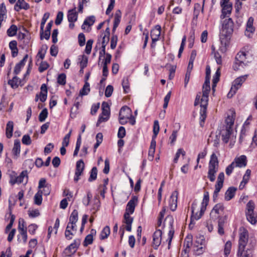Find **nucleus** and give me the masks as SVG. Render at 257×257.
I'll return each instance as SVG.
<instances>
[{"label": "nucleus", "instance_id": "1", "mask_svg": "<svg viewBox=\"0 0 257 257\" xmlns=\"http://www.w3.org/2000/svg\"><path fill=\"white\" fill-rule=\"evenodd\" d=\"M211 74V70L209 66L206 68L205 81L203 85L202 92H198L196 95L194 102V105L196 106L200 104V124L203 126L204 122L206 118V110L208 101V94L210 91V78Z\"/></svg>", "mask_w": 257, "mask_h": 257}, {"label": "nucleus", "instance_id": "2", "mask_svg": "<svg viewBox=\"0 0 257 257\" xmlns=\"http://www.w3.org/2000/svg\"><path fill=\"white\" fill-rule=\"evenodd\" d=\"M239 238L237 255L238 257H252L253 244L248 243V233L244 227L239 229Z\"/></svg>", "mask_w": 257, "mask_h": 257}, {"label": "nucleus", "instance_id": "3", "mask_svg": "<svg viewBox=\"0 0 257 257\" xmlns=\"http://www.w3.org/2000/svg\"><path fill=\"white\" fill-rule=\"evenodd\" d=\"M235 113L234 111L231 110L230 114L225 119V124L220 127V135L222 141L227 143L232 134V126L234 124Z\"/></svg>", "mask_w": 257, "mask_h": 257}, {"label": "nucleus", "instance_id": "4", "mask_svg": "<svg viewBox=\"0 0 257 257\" xmlns=\"http://www.w3.org/2000/svg\"><path fill=\"white\" fill-rule=\"evenodd\" d=\"M251 60V57L249 56L248 54L243 52H240L237 53L235 57V61L233 66L234 70H239L243 68Z\"/></svg>", "mask_w": 257, "mask_h": 257}, {"label": "nucleus", "instance_id": "5", "mask_svg": "<svg viewBox=\"0 0 257 257\" xmlns=\"http://www.w3.org/2000/svg\"><path fill=\"white\" fill-rule=\"evenodd\" d=\"M219 162L216 155L213 153L210 157L208 166V172L207 177L211 182H214L215 180V174L218 171Z\"/></svg>", "mask_w": 257, "mask_h": 257}, {"label": "nucleus", "instance_id": "6", "mask_svg": "<svg viewBox=\"0 0 257 257\" xmlns=\"http://www.w3.org/2000/svg\"><path fill=\"white\" fill-rule=\"evenodd\" d=\"M255 208L254 203L250 200L246 204L245 214L247 220L252 224L257 222V215L254 212Z\"/></svg>", "mask_w": 257, "mask_h": 257}, {"label": "nucleus", "instance_id": "7", "mask_svg": "<svg viewBox=\"0 0 257 257\" xmlns=\"http://www.w3.org/2000/svg\"><path fill=\"white\" fill-rule=\"evenodd\" d=\"M205 206L199 207L197 203L194 202L191 206L192 216L191 217V223L194 220L199 219L203 214L205 210Z\"/></svg>", "mask_w": 257, "mask_h": 257}, {"label": "nucleus", "instance_id": "8", "mask_svg": "<svg viewBox=\"0 0 257 257\" xmlns=\"http://www.w3.org/2000/svg\"><path fill=\"white\" fill-rule=\"evenodd\" d=\"M174 223V219L172 216H167L164 220V227L168 229V248H170L172 239L173 237L174 233V229L173 228Z\"/></svg>", "mask_w": 257, "mask_h": 257}, {"label": "nucleus", "instance_id": "9", "mask_svg": "<svg viewBox=\"0 0 257 257\" xmlns=\"http://www.w3.org/2000/svg\"><path fill=\"white\" fill-rule=\"evenodd\" d=\"M247 75H245L237 78L233 82L232 86L227 94L228 97H231L236 92V90L240 87L242 83L246 80Z\"/></svg>", "mask_w": 257, "mask_h": 257}, {"label": "nucleus", "instance_id": "10", "mask_svg": "<svg viewBox=\"0 0 257 257\" xmlns=\"http://www.w3.org/2000/svg\"><path fill=\"white\" fill-rule=\"evenodd\" d=\"M101 108L102 110V113L99 117L97 122V125H98L99 124L102 122L107 120L109 117L110 108L108 103L105 102H103L102 103Z\"/></svg>", "mask_w": 257, "mask_h": 257}, {"label": "nucleus", "instance_id": "11", "mask_svg": "<svg viewBox=\"0 0 257 257\" xmlns=\"http://www.w3.org/2000/svg\"><path fill=\"white\" fill-rule=\"evenodd\" d=\"M224 179V173H220L217 177V182L215 186V188L213 195V198L214 200H215L218 197V193L220 191L221 188L223 187Z\"/></svg>", "mask_w": 257, "mask_h": 257}, {"label": "nucleus", "instance_id": "12", "mask_svg": "<svg viewBox=\"0 0 257 257\" xmlns=\"http://www.w3.org/2000/svg\"><path fill=\"white\" fill-rule=\"evenodd\" d=\"M222 32L225 33V35L227 36L233 31V22L231 18H228L223 21L222 25Z\"/></svg>", "mask_w": 257, "mask_h": 257}, {"label": "nucleus", "instance_id": "13", "mask_svg": "<svg viewBox=\"0 0 257 257\" xmlns=\"http://www.w3.org/2000/svg\"><path fill=\"white\" fill-rule=\"evenodd\" d=\"M28 182V172L27 171H23L21 172L19 176L17 177H12L10 182L12 184L16 183L20 184L24 182L26 184Z\"/></svg>", "mask_w": 257, "mask_h": 257}, {"label": "nucleus", "instance_id": "14", "mask_svg": "<svg viewBox=\"0 0 257 257\" xmlns=\"http://www.w3.org/2000/svg\"><path fill=\"white\" fill-rule=\"evenodd\" d=\"M220 6L222 7V14L220 18L223 19L228 18L231 13L232 5L231 3L224 4V2H220Z\"/></svg>", "mask_w": 257, "mask_h": 257}, {"label": "nucleus", "instance_id": "15", "mask_svg": "<svg viewBox=\"0 0 257 257\" xmlns=\"http://www.w3.org/2000/svg\"><path fill=\"white\" fill-rule=\"evenodd\" d=\"M80 242V240L79 239H75L74 242L65 249L64 253L65 255L70 256L75 253L76 249L79 246Z\"/></svg>", "mask_w": 257, "mask_h": 257}, {"label": "nucleus", "instance_id": "16", "mask_svg": "<svg viewBox=\"0 0 257 257\" xmlns=\"http://www.w3.org/2000/svg\"><path fill=\"white\" fill-rule=\"evenodd\" d=\"M85 167L84 163L82 160H80L76 163V170L74 181L77 182L79 180V177L82 175Z\"/></svg>", "mask_w": 257, "mask_h": 257}, {"label": "nucleus", "instance_id": "17", "mask_svg": "<svg viewBox=\"0 0 257 257\" xmlns=\"http://www.w3.org/2000/svg\"><path fill=\"white\" fill-rule=\"evenodd\" d=\"M138 202V197L136 196H133L126 205L125 213H128V214H133L135 211Z\"/></svg>", "mask_w": 257, "mask_h": 257}, {"label": "nucleus", "instance_id": "18", "mask_svg": "<svg viewBox=\"0 0 257 257\" xmlns=\"http://www.w3.org/2000/svg\"><path fill=\"white\" fill-rule=\"evenodd\" d=\"M162 232L161 230H157L153 235V246L155 249H157L161 243Z\"/></svg>", "mask_w": 257, "mask_h": 257}, {"label": "nucleus", "instance_id": "19", "mask_svg": "<svg viewBox=\"0 0 257 257\" xmlns=\"http://www.w3.org/2000/svg\"><path fill=\"white\" fill-rule=\"evenodd\" d=\"M199 240H200V246H199V245H196V244H193V250L195 254L197 255L202 254L205 250L204 246H203V245L205 242L204 236H200Z\"/></svg>", "mask_w": 257, "mask_h": 257}, {"label": "nucleus", "instance_id": "20", "mask_svg": "<svg viewBox=\"0 0 257 257\" xmlns=\"http://www.w3.org/2000/svg\"><path fill=\"white\" fill-rule=\"evenodd\" d=\"M178 195V191L176 190L174 191L172 193L169 201L170 208L173 211H175L177 208Z\"/></svg>", "mask_w": 257, "mask_h": 257}, {"label": "nucleus", "instance_id": "21", "mask_svg": "<svg viewBox=\"0 0 257 257\" xmlns=\"http://www.w3.org/2000/svg\"><path fill=\"white\" fill-rule=\"evenodd\" d=\"M224 210L222 204L218 203L216 204L210 212V216L214 219L218 218V215L221 214Z\"/></svg>", "mask_w": 257, "mask_h": 257}, {"label": "nucleus", "instance_id": "22", "mask_svg": "<svg viewBox=\"0 0 257 257\" xmlns=\"http://www.w3.org/2000/svg\"><path fill=\"white\" fill-rule=\"evenodd\" d=\"M253 18L249 17L246 24V28L245 34L246 36L250 38L253 33L254 32L255 29L253 27Z\"/></svg>", "mask_w": 257, "mask_h": 257}, {"label": "nucleus", "instance_id": "23", "mask_svg": "<svg viewBox=\"0 0 257 257\" xmlns=\"http://www.w3.org/2000/svg\"><path fill=\"white\" fill-rule=\"evenodd\" d=\"M236 167H244L246 165V157L244 155H241L236 158L232 162Z\"/></svg>", "mask_w": 257, "mask_h": 257}, {"label": "nucleus", "instance_id": "24", "mask_svg": "<svg viewBox=\"0 0 257 257\" xmlns=\"http://www.w3.org/2000/svg\"><path fill=\"white\" fill-rule=\"evenodd\" d=\"M30 6L24 0H18L14 7V10L19 12L20 10H27L29 9Z\"/></svg>", "mask_w": 257, "mask_h": 257}, {"label": "nucleus", "instance_id": "25", "mask_svg": "<svg viewBox=\"0 0 257 257\" xmlns=\"http://www.w3.org/2000/svg\"><path fill=\"white\" fill-rule=\"evenodd\" d=\"M161 27L159 25H157L151 32V36L152 40L157 41L161 35Z\"/></svg>", "mask_w": 257, "mask_h": 257}, {"label": "nucleus", "instance_id": "26", "mask_svg": "<svg viewBox=\"0 0 257 257\" xmlns=\"http://www.w3.org/2000/svg\"><path fill=\"white\" fill-rule=\"evenodd\" d=\"M68 20L70 23H74L77 20L78 14L76 12V8L70 10L68 12Z\"/></svg>", "mask_w": 257, "mask_h": 257}, {"label": "nucleus", "instance_id": "27", "mask_svg": "<svg viewBox=\"0 0 257 257\" xmlns=\"http://www.w3.org/2000/svg\"><path fill=\"white\" fill-rule=\"evenodd\" d=\"M28 55L27 54H26L24 56L23 59L19 63L16 64V65L15 67L14 71V73L16 75L18 74L20 72L21 68L22 67H23L25 65V63L28 59Z\"/></svg>", "mask_w": 257, "mask_h": 257}, {"label": "nucleus", "instance_id": "28", "mask_svg": "<svg viewBox=\"0 0 257 257\" xmlns=\"http://www.w3.org/2000/svg\"><path fill=\"white\" fill-rule=\"evenodd\" d=\"M21 151V144L19 140H16L14 142V147L12 150V153L15 158H17Z\"/></svg>", "mask_w": 257, "mask_h": 257}, {"label": "nucleus", "instance_id": "29", "mask_svg": "<svg viewBox=\"0 0 257 257\" xmlns=\"http://www.w3.org/2000/svg\"><path fill=\"white\" fill-rule=\"evenodd\" d=\"M119 115L122 116L123 117H126L130 118L132 117V110L127 106H124L121 107L119 111Z\"/></svg>", "mask_w": 257, "mask_h": 257}, {"label": "nucleus", "instance_id": "30", "mask_svg": "<svg viewBox=\"0 0 257 257\" xmlns=\"http://www.w3.org/2000/svg\"><path fill=\"white\" fill-rule=\"evenodd\" d=\"M47 87L45 84H43L41 86V92L40 93V100L42 102H44L47 99Z\"/></svg>", "mask_w": 257, "mask_h": 257}, {"label": "nucleus", "instance_id": "31", "mask_svg": "<svg viewBox=\"0 0 257 257\" xmlns=\"http://www.w3.org/2000/svg\"><path fill=\"white\" fill-rule=\"evenodd\" d=\"M14 128V123L12 121L8 122L6 126V136L8 138H10L13 136Z\"/></svg>", "mask_w": 257, "mask_h": 257}, {"label": "nucleus", "instance_id": "32", "mask_svg": "<svg viewBox=\"0 0 257 257\" xmlns=\"http://www.w3.org/2000/svg\"><path fill=\"white\" fill-rule=\"evenodd\" d=\"M236 189L234 187H229L225 194V199L228 201L231 199L234 196Z\"/></svg>", "mask_w": 257, "mask_h": 257}, {"label": "nucleus", "instance_id": "33", "mask_svg": "<svg viewBox=\"0 0 257 257\" xmlns=\"http://www.w3.org/2000/svg\"><path fill=\"white\" fill-rule=\"evenodd\" d=\"M220 67H219L217 69L215 73V74L214 75L213 78L212 89L213 92H214L215 88L216 86L217 82L219 81V77L220 76Z\"/></svg>", "mask_w": 257, "mask_h": 257}, {"label": "nucleus", "instance_id": "34", "mask_svg": "<svg viewBox=\"0 0 257 257\" xmlns=\"http://www.w3.org/2000/svg\"><path fill=\"white\" fill-rule=\"evenodd\" d=\"M78 219V213L76 210H74L71 213L70 217H69V221L68 224H74L76 223Z\"/></svg>", "mask_w": 257, "mask_h": 257}, {"label": "nucleus", "instance_id": "35", "mask_svg": "<svg viewBox=\"0 0 257 257\" xmlns=\"http://www.w3.org/2000/svg\"><path fill=\"white\" fill-rule=\"evenodd\" d=\"M50 14L49 13H46L43 15V17L42 19L41 23V27H40V38L41 39H42V36L43 35V29L44 27V25L46 23V22L48 19L49 17Z\"/></svg>", "mask_w": 257, "mask_h": 257}, {"label": "nucleus", "instance_id": "36", "mask_svg": "<svg viewBox=\"0 0 257 257\" xmlns=\"http://www.w3.org/2000/svg\"><path fill=\"white\" fill-rule=\"evenodd\" d=\"M94 22H95V17L94 16H91L87 17L85 20L83 25H82V29H85V25H87L88 26H92L94 24Z\"/></svg>", "mask_w": 257, "mask_h": 257}, {"label": "nucleus", "instance_id": "37", "mask_svg": "<svg viewBox=\"0 0 257 257\" xmlns=\"http://www.w3.org/2000/svg\"><path fill=\"white\" fill-rule=\"evenodd\" d=\"M20 83V79L16 76L14 77L12 79L8 81V84L11 85L13 88H16L19 86Z\"/></svg>", "mask_w": 257, "mask_h": 257}, {"label": "nucleus", "instance_id": "38", "mask_svg": "<svg viewBox=\"0 0 257 257\" xmlns=\"http://www.w3.org/2000/svg\"><path fill=\"white\" fill-rule=\"evenodd\" d=\"M42 194L43 192L39 190L34 196V203L35 204L40 205L42 203Z\"/></svg>", "mask_w": 257, "mask_h": 257}, {"label": "nucleus", "instance_id": "39", "mask_svg": "<svg viewBox=\"0 0 257 257\" xmlns=\"http://www.w3.org/2000/svg\"><path fill=\"white\" fill-rule=\"evenodd\" d=\"M90 91L89 84L87 81L85 82L83 88L80 90L79 95L80 96L86 95L88 94Z\"/></svg>", "mask_w": 257, "mask_h": 257}, {"label": "nucleus", "instance_id": "40", "mask_svg": "<svg viewBox=\"0 0 257 257\" xmlns=\"http://www.w3.org/2000/svg\"><path fill=\"white\" fill-rule=\"evenodd\" d=\"M110 234V228L109 226H105L100 233V239H104L106 238Z\"/></svg>", "mask_w": 257, "mask_h": 257}, {"label": "nucleus", "instance_id": "41", "mask_svg": "<svg viewBox=\"0 0 257 257\" xmlns=\"http://www.w3.org/2000/svg\"><path fill=\"white\" fill-rule=\"evenodd\" d=\"M20 234L18 235V240L19 242H23L25 243L27 240V230L19 232Z\"/></svg>", "mask_w": 257, "mask_h": 257}, {"label": "nucleus", "instance_id": "42", "mask_svg": "<svg viewBox=\"0 0 257 257\" xmlns=\"http://www.w3.org/2000/svg\"><path fill=\"white\" fill-rule=\"evenodd\" d=\"M122 86L125 93L128 92L130 90L129 81L128 78H124L122 81Z\"/></svg>", "mask_w": 257, "mask_h": 257}, {"label": "nucleus", "instance_id": "43", "mask_svg": "<svg viewBox=\"0 0 257 257\" xmlns=\"http://www.w3.org/2000/svg\"><path fill=\"white\" fill-rule=\"evenodd\" d=\"M17 27L15 25H13L7 30V34L10 37L14 36L17 34Z\"/></svg>", "mask_w": 257, "mask_h": 257}, {"label": "nucleus", "instance_id": "44", "mask_svg": "<svg viewBox=\"0 0 257 257\" xmlns=\"http://www.w3.org/2000/svg\"><path fill=\"white\" fill-rule=\"evenodd\" d=\"M97 169L96 167H94L92 168L90 172V175L88 179L89 182H91L95 180L97 178Z\"/></svg>", "mask_w": 257, "mask_h": 257}, {"label": "nucleus", "instance_id": "45", "mask_svg": "<svg viewBox=\"0 0 257 257\" xmlns=\"http://www.w3.org/2000/svg\"><path fill=\"white\" fill-rule=\"evenodd\" d=\"M72 231V229L70 228V224L68 223L65 232V236L67 239H72V236L74 235Z\"/></svg>", "mask_w": 257, "mask_h": 257}, {"label": "nucleus", "instance_id": "46", "mask_svg": "<svg viewBox=\"0 0 257 257\" xmlns=\"http://www.w3.org/2000/svg\"><path fill=\"white\" fill-rule=\"evenodd\" d=\"M48 116V110L47 108L43 109L39 115V120L41 122H43Z\"/></svg>", "mask_w": 257, "mask_h": 257}, {"label": "nucleus", "instance_id": "47", "mask_svg": "<svg viewBox=\"0 0 257 257\" xmlns=\"http://www.w3.org/2000/svg\"><path fill=\"white\" fill-rule=\"evenodd\" d=\"M232 244L230 241H227L225 245L224 249V253L226 256H227L230 253V250L231 248Z\"/></svg>", "mask_w": 257, "mask_h": 257}, {"label": "nucleus", "instance_id": "48", "mask_svg": "<svg viewBox=\"0 0 257 257\" xmlns=\"http://www.w3.org/2000/svg\"><path fill=\"white\" fill-rule=\"evenodd\" d=\"M72 131L70 130L69 133L65 135L62 142L63 147H67L69 143V139L71 135Z\"/></svg>", "mask_w": 257, "mask_h": 257}, {"label": "nucleus", "instance_id": "49", "mask_svg": "<svg viewBox=\"0 0 257 257\" xmlns=\"http://www.w3.org/2000/svg\"><path fill=\"white\" fill-rule=\"evenodd\" d=\"M93 43V40L92 39H90L87 41L85 50V52L87 54H90Z\"/></svg>", "mask_w": 257, "mask_h": 257}, {"label": "nucleus", "instance_id": "50", "mask_svg": "<svg viewBox=\"0 0 257 257\" xmlns=\"http://www.w3.org/2000/svg\"><path fill=\"white\" fill-rule=\"evenodd\" d=\"M123 222L126 224H132L133 221V218L130 216V214L125 213L124 214Z\"/></svg>", "mask_w": 257, "mask_h": 257}, {"label": "nucleus", "instance_id": "51", "mask_svg": "<svg viewBox=\"0 0 257 257\" xmlns=\"http://www.w3.org/2000/svg\"><path fill=\"white\" fill-rule=\"evenodd\" d=\"M192 236L191 235L187 236L184 240V244L186 248H189L192 245Z\"/></svg>", "mask_w": 257, "mask_h": 257}, {"label": "nucleus", "instance_id": "52", "mask_svg": "<svg viewBox=\"0 0 257 257\" xmlns=\"http://www.w3.org/2000/svg\"><path fill=\"white\" fill-rule=\"evenodd\" d=\"M57 82L60 85H65L66 83V75L64 73L59 75Z\"/></svg>", "mask_w": 257, "mask_h": 257}, {"label": "nucleus", "instance_id": "53", "mask_svg": "<svg viewBox=\"0 0 257 257\" xmlns=\"http://www.w3.org/2000/svg\"><path fill=\"white\" fill-rule=\"evenodd\" d=\"M22 142L23 144L26 145H30L32 143L31 138L28 135H25L23 136Z\"/></svg>", "mask_w": 257, "mask_h": 257}, {"label": "nucleus", "instance_id": "54", "mask_svg": "<svg viewBox=\"0 0 257 257\" xmlns=\"http://www.w3.org/2000/svg\"><path fill=\"white\" fill-rule=\"evenodd\" d=\"M160 127L159 124V122L158 120H155L153 126V133L154 135V138H156L159 132Z\"/></svg>", "mask_w": 257, "mask_h": 257}, {"label": "nucleus", "instance_id": "55", "mask_svg": "<svg viewBox=\"0 0 257 257\" xmlns=\"http://www.w3.org/2000/svg\"><path fill=\"white\" fill-rule=\"evenodd\" d=\"M88 62V58L85 55H83L82 56V60L80 62V66L81 68V70H83L85 67L87 66Z\"/></svg>", "mask_w": 257, "mask_h": 257}, {"label": "nucleus", "instance_id": "56", "mask_svg": "<svg viewBox=\"0 0 257 257\" xmlns=\"http://www.w3.org/2000/svg\"><path fill=\"white\" fill-rule=\"evenodd\" d=\"M63 196L67 197V199H68V201H71L72 200L73 198V194L72 193L69 191V189H64L63 193Z\"/></svg>", "mask_w": 257, "mask_h": 257}, {"label": "nucleus", "instance_id": "57", "mask_svg": "<svg viewBox=\"0 0 257 257\" xmlns=\"http://www.w3.org/2000/svg\"><path fill=\"white\" fill-rule=\"evenodd\" d=\"M113 88L112 85H108L105 89V95L107 97H110L113 92Z\"/></svg>", "mask_w": 257, "mask_h": 257}, {"label": "nucleus", "instance_id": "58", "mask_svg": "<svg viewBox=\"0 0 257 257\" xmlns=\"http://www.w3.org/2000/svg\"><path fill=\"white\" fill-rule=\"evenodd\" d=\"M93 242V237L91 235H87L84 239L83 245L85 246H87L89 244H91Z\"/></svg>", "mask_w": 257, "mask_h": 257}, {"label": "nucleus", "instance_id": "59", "mask_svg": "<svg viewBox=\"0 0 257 257\" xmlns=\"http://www.w3.org/2000/svg\"><path fill=\"white\" fill-rule=\"evenodd\" d=\"M125 130L123 126L119 127L117 133V137L119 139H122L125 136Z\"/></svg>", "mask_w": 257, "mask_h": 257}, {"label": "nucleus", "instance_id": "60", "mask_svg": "<svg viewBox=\"0 0 257 257\" xmlns=\"http://www.w3.org/2000/svg\"><path fill=\"white\" fill-rule=\"evenodd\" d=\"M49 67L48 63L46 61L41 62L40 65L39 67V71L42 72L46 70Z\"/></svg>", "mask_w": 257, "mask_h": 257}, {"label": "nucleus", "instance_id": "61", "mask_svg": "<svg viewBox=\"0 0 257 257\" xmlns=\"http://www.w3.org/2000/svg\"><path fill=\"white\" fill-rule=\"evenodd\" d=\"M209 201V194L208 192H206L204 194L203 201L201 207L205 206V209H206V206L208 204Z\"/></svg>", "mask_w": 257, "mask_h": 257}, {"label": "nucleus", "instance_id": "62", "mask_svg": "<svg viewBox=\"0 0 257 257\" xmlns=\"http://www.w3.org/2000/svg\"><path fill=\"white\" fill-rule=\"evenodd\" d=\"M63 18V13L62 12H59L57 14L56 19L55 20V24L59 25L61 24Z\"/></svg>", "mask_w": 257, "mask_h": 257}, {"label": "nucleus", "instance_id": "63", "mask_svg": "<svg viewBox=\"0 0 257 257\" xmlns=\"http://www.w3.org/2000/svg\"><path fill=\"white\" fill-rule=\"evenodd\" d=\"M181 154H182V156H184L185 155V152L182 149H179L178 150V151L176 154L175 157L174 159V163H176L177 162L178 159L180 157V156Z\"/></svg>", "mask_w": 257, "mask_h": 257}, {"label": "nucleus", "instance_id": "64", "mask_svg": "<svg viewBox=\"0 0 257 257\" xmlns=\"http://www.w3.org/2000/svg\"><path fill=\"white\" fill-rule=\"evenodd\" d=\"M117 41V37L116 35H113L111 39L110 47L112 49H114L116 46Z\"/></svg>", "mask_w": 257, "mask_h": 257}]
</instances>
